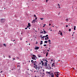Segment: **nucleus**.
Returning <instances> with one entry per match:
<instances>
[{"label":"nucleus","instance_id":"obj_24","mask_svg":"<svg viewBox=\"0 0 77 77\" xmlns=\"http://www.w3.org/2000/svg\"><path fill=\"white\" fill-rule=\"evenodd\" d=\"M66 21H67V22L68 21V19H66Z\"/></svg>","mask_w":77,"mask_h":77},{"label":"nucleus","instance_id":"obj_21","mask_svg":"<svg viewBox=\"0 0 77 77\" xmlns=\"http://www.w3.org/2000/svg\"><path fill=\"white\" fill-rule=\"evenodd\" d=\"M75 28H76V26H75L74 27V30H75Z\"/></svg>","mask_w":77,"mask_h":77},{"label":"nucleus","instance_id":"obj_61","mask_svg":"<svg viewBox=\"0 0 77 77\" xmlns=\"http://www.w3.org/2000/svg\"><path fill=\"white\" fill-rule=\"evenodd\" d=\"M48 51H49V50H48Z\"/></svg>","mask_w":77,"mask_h":77},{"label":"nucleus","instance_id":"obj_16","mask_svg":"<svg viewBox=\"0 0 77 77\" xmlns=\"http://www.w3.org/2000/svg\"><path fill=\"white\" fill-rule=\"evenodd\" d=\"M31 62H32V63H33L34 62V61H33V60H31Z\"/></svg>","mask_w":77,"mask_h":77},{"label":"nucleus","instance_id":"obj_54","mask_svg":"<svg viewBox=\"0 0 77 77\" xmlns=\"http://www.w3.org/2000/svg\"><path fill=\"white\" fill-rule=\"evenodd\" d=\"M17 67H19V65H18L17 66Z\"/></svg>","mask_w":77,"mask_h":77},{"label":"nucleus","instance_id":"obj_47","mask_svg":"<svg viewBox=\"0 0 77 77\" xmlns=\"http://www.w3.org/2000/svg\"><path fill=\"white\" fill-rule=\"evenodd\" d=\"M39 64H40V65H41V63L40 62V63H39Z\"/></svg>","mask_w":77,"mask_h":77},{"label":"nucleus","instance_id":"obj_32","mask_svg":"<svg viewBox=\"0 0 77 77\" xmlns=\"http://www.w3.org/2000/svg\"><path fill=\"white\" fill-rule=\"evenodd\" d=\"M12 59H13V60H15V58H13Z\"/></svg>","mask_w":77,"mask_h":77},{"label":"nucleus","instance_id":"obj_52","mask_svg":"<svg viewBox=\"0 0 77 77\" xmlns=\"http://www.w3.org/2000/svg\"><path fill=\"white\" fill-rule=\"evenodd\" d=\"M38 44V42H36V44Z\"/></svg>","mask_w":77,"mask_h":77},{"label":"nucleus","instance_id":"obj_46","mask_svg":"<svg viewBox=\"0 0 77 77\" xmlns=\"http://www.w3.org/2000/svg\"><path fill=\"white\" fill-rule=\"evenodd\" d=\"M52 61H53V60H52V59H51V62H52Z\"/></svg>","mask_w":77,"mask_h":77},{"label":"nucleus","instance_id":"obj_15","mask_svg":"<svg viewBox=\"0 0 77 77\" xmlns=\"http://www.w3.org/2000/svg\"><path fill=\"white\" fill-rule=\"evenodd\" d=\"M42 60L43 61H46V62H47V61H48L46 60H45V59H43Z\"/></svg>","mask_w":77,"mask_h":77},{"label":"nucleus","instance_id":"obj_63","mask_svg":"<svg viewBox=\"0 0 77 77\" xmlns=\"http://www.w3.org/2000/svg\"><path fill=\"white\" fill-rule=\"evenodd\" d=\"M58 8H60V7H59Z\"/></svg>","mask_w":77,"mask_h":77},{"label":"nucleus","instance_id":"obj_1","mask_svg":"<svg viewBox=\"0 0 77 77\" xmlns=\"http://www.w3.org/2000/svg\"><path fill=\"white\" fill-rule=\"evenodd\" d=\"M41 62L42 63V66H45V67H47V64H48L47 62H48V61H47L46 62H45V63H44L43 61H41Z\"/></svg>","mask_w":77,"mask_h":77},{"label":"nucleus","instance_id":"obj_28","mask_svg":"<svg viewBox=\"0 0 77 77\" xmlns=\"http://www.w3.org/2000/svg\"><path fill=\"white\" fill-rule=\"evenodd\" d=\"M40 19L41 20H44V18H40Z\"/></svg>","mask_w":77,"mask_h":77},{"label":"nucleus","instance_id":"obj_6","mask_svg":"<svg viewBox=\"0 0 77 77\" xmlns=\"http://www.w3.org/2000/svg\"><path fill=\"white\" fill-rule=\"evenodd\" d=\"M35 50H38L39 49V47H35Z\"/></svg>","mask_w":77,"mask_h":77},{"label":"nucleus","instance_id":"obj_59","mask_svg":"<svg viewBox=\"0 0 77 77\" xmlns=\"http://www.w3.org/2000/svg\"><path fill=\"white\" fill-rule=\"evenodd\" d=\"M28 28H29V29H30V27H29Z\"/></svg>","mask_w":77,"mask_h":77},{"label":"nucleus","instance_id":"obj_3","mask_svg":"<svg viewBox=\"0 0 77 77\" xmlns=\"http://www.w3.org/2000/svg\"><path fill=\"white\" fill-rule=\"evenodd\" d=\"M1 21L2 23H4L5 22V20L4 19H2L1 20Z\"/></svg>","mask_w":77,"mask_h":77},{"label":"nucleus","instance_id":"obj_25","mask_svg":"<svg viewBox=\"0 0 77 77\" xmlns=\"http://www.w3.org/2000/svg\"><path fill=\"white\" fill-rule=\"evenodd\" d=\"M48 36V35H46L45 36V38H47V36Z\"/></svg>","mask_w":77,"mask_h":77},{"label":"nucleus","instance_id":"obj_26","mask_svg":"<svg viewBox=\"0 0 77 77\" xmlns=\"http://www.w3.org/2000/svg\"><path fill=\"white\" fill-rule=\"evenodd\" d=\"M48 42H51V41L50 40H48Z\"/></svg>","mask_w":77,"mask_h":77},{"label":"nucleus","instance_id":"obj_18","mask_svg":"<svg viewBox=\"0 0 77 77\" xmlns=\"http://www.w3.org/2000/svg\"><path fill=\"white\" fill-rule=\"evenodd\" d=\"M46 73H48V74H50H50H51V73H50V72H46Z\"/></svg>","mask_w":77,"mask_h":77},{"label":"nucleus","instance_id":"obj_31","mask_svg":"<svg viewBox=\"0 0 77 77\" xmlns=\"http://www.w3.org/2000/svg\"><path fill=\"white\" fill-rule=\"evenodd\" d=\"M72 69H73V70H75V69L74 68H72Z\"/></svg>","mask_w":77,"mask_h":77},{"label":"nucleus","instance_id":"obj_22","mask_svg":"<svg viewBox=\"0 0 77 77\" xmlns=\"http://www.w3.org/2000/svg\"><path fill=\"white\" fill-rule=\"evenodd\" d=\"M48 52H47L46 54V56H48Z\"/></svg>","mask_w":77,"mask_h":77},{"label":"nucleus","instance_id":"obj_8","mask_svg":"<svg viewBox=\"0 0 77 77\" xmlns=\"http://www.w3.org/2000/svg\"><path fill=\"white\" fill-rule=\"evenodd\" d=\"M55 76L57 77H59V74L56 73L55 74Z\"/></svg>","mask_w":77,"mask_h":77},{"label":"nucleus","instance_id":"obj_2","mask_svg":"<svg viewBox=\"0 0 77 77\" xmlns=\"http://www.w3.org/2000/svg\"><path fill=\"white\" fill-rule=\"evenodd\" d=\"M32 56H33V57H32V59H33V60H36V58H37L36 57V55H32Z\"/></svg>","mask_w":77,"mask_h":77},{"label":"nucleus","instance_id":"obj_23","mask_svg":"<svg viewBox=\"0 0 77 77\" xmlns=\"http://www.w3.org/2000/svg\"><path fill=\"white\" fill-rule=\"evenodd\" d=\"M3 45H4V47H6V45L5 44H4Z\"/></svg>","mask_w":77,"mask_h":77},{"label":"nucleus","instance_id":"obj_9","mask_svg":"<svg viewBox=\"0 0 77 77\" xmlns=\"http://www.w3.org/2000/svg\"><path fill=\"white\" fill-rule=\"evenodd\" d=\"M31 25H30V24L29 23H28V27H31Z\"/></svg>","mask_w":77,"mask_h":77},{"label":"nucleus","instance_id":"obj_30","mask_svg":"<svg viewBox=\"0 0 77 77\" xmlns=\"http://www.w3.org/2000/svg\"><path fill=\"white\" fill-rule=\"evenodd\" d=\"M66 27H68V25H66Z\"/></svg>","mask_w":77,"mask_h":77},{"label":"nucleus","instance_id":"obj_50","mask_svg":"<svg viewBox=\"0 0 77 77\" xmlns=\"http://www.w3.org/2000/svg\"><path fill=\"white\" fill-rule=\"evenodd\" d=\"M43 27H45V26H43Z\"/></svg>","mask_w":77,"mask_h":77},{"label":"nucleus","instance_id":"obj_40","mask_svg":"<svg viewBox=\"0 0 77 77\" xmlns=\"http://www.w3.org/2000/svg\"><path fill=\"white\" fill-rule=\"evenodd\" d=\"M25 29H26H26H27V28H25Z\"/></svg>","mask_w":77,"mask_h":77},{"label":"nucleus","instance_id":"obj_34","mask_svg":"<svg viewBox=\"0 0 77 77\" xmlns=\"http://www.w3.org/2000/svg\"><path fill=\"white\" fill-rule=\"evenodd\" d=\"M43 32H44L43 31H42V32H40L41 33H43Z\"/></svg>","mask_w":77,"mask_h":77},{"label":"nucleus","instance_id":"obj_33","mask_svg":"<svg viewBox=\"0 0 77 77\" xmlns=\"http://www.w3.org/2000/svg\"><path fill=\"white\" fill-rule=\"evenodd\" d=\"M56 74H59V72H56Z\"/></svg>","mask_w":77,"mask_h":77},{"label":"nucleus","instance_id":"obj_37","mask_svg":"<svg viewBox=\"0 0 77 77\" xmlns=\"http://www.w3.org/2000/svg\"><path fill=\"white\" fill-rule=\"evenodd\" d=\"M47 39H47V40H48V37H47Z\"/></svg>","mask_w":77,"mask_h":77},{"label":"nucleus","instance_id":"obj_11","mask_svg":"<svg viewBox=\"0 0 77 77\" xmlns=\"http://www.w3.org/2000/svg\"><path fill=\"white\" fill-rule=\"evenodd\" d=\"M43 53H44V54H45V53H46V52H45V51L44 50V51H43Z\"/></svg>","mask_w":77,"mask_h":77},{"label":"nucleus","instance_id":"obj_60","mask_svg":"<svg viewBox=\"0 0 77 77\" xmlns=\"http://www.w3.org/2000/svg\"><path fill=\"white\" fill-rule=\"evenodd\" d=\"M75 33V32H73V34H74Z\"/></svg>","mask_w":77,"mask_h":77},{"label":"nucleus","instance_id":"obj_39","mask_svg":"<svg viewBox=\"0 0 77 77\" xmlns=\"http://www.w3.org/2000/svg\"><path fill=\"white\" fill-rule=\"evenodd\" d=\"M35 20H37V17H35Z\"/></svg>","mask_w":77,"mask_h":77},{"label":"nucleus","instance_id":"obj_48","mask_svg":"<svg viewBox=\"0 0 77 77\" xmlns=\"http://www.w3.org/2000/svg\"><path fill=\"white\" fill-rule=\"evenodd\" d=\"M10 46L12 45L11 44H10Z\"/></svg>","mask_w":77,"mask_h":77},{"label":"nucleus","instance_id":"obj_64","mask_svg":"<svg viewBox=\"0 0 77 77\" xmlns=\"http://www.w3.org/2000/svg\"><path fill=\"white\" fill-rule=\"evenodd\" d=\"M72 36H74V35L73 34L72 35Z\"/></svg>","mask_w":77,"mask_h":77},{"label":"nucleus","instance_id":"obj_38","mask_svg":"<svg viewBox=\"0 0 77 77\" xmlns=\"http://www.w3.org/2000/svg\"><path fill=\"white\" fill-rule=\"evenodd\" d=\"M46 45H44V46H45H45H46Z\"/></svg>","mask_w":77,"mask_h":77},{"label":"nucleus","instance_id":"obj_55","mask_svg":"<svg viewBox=\"0 0 77 77\" xmlns=\"http://www.w3.org/2000/svg\"><path fill=\"white\" fill-rule=\"evenodd\" d=\"M15 41V40H13V42H14Z\"/></svg>","mask_w":77,"mask_h":77},{"label":"nucleus","instance_id":"obj_13","mask_svg":"<svg viewBox=\"0 0 77 77\" xmlns=\"http://www.w3.org/2000/svg\"><path fill=\"white\" fill-rule=\"evenodd\" d=\"M35 66L36 67L35 68V69H37V70H38V69H38V68H37V65H35Z\"/></svg>","mask_w":77,"mask_h":77},{"label":"nucleus","instance_id":"obj_5","mask_svg":"<svg viewBox=\"0 0 77 77\" xmlns=\"http://www.w3.org/2000/svg\"><path fill=\"white\" fill-rule=\"evenodd\" d=\"M33 65L34 66H35L36 64H37V62L36 61H34V63H33Z\"/></svg>","mask_w":77,"mask_h":77},{"label":"nucleus","instance_id":"obj_51","mask_svg":"<svg viewBox=\"0 0 77 77\" xmlns=\"http://www.w3.org/2000/svg\"><path fill=\"white\" fill-rule=\"evenodd\" d=\"M18 66H19V67H20H20H21L20 66V65H18Z\"/></svg>","mask_w":77,"mask_h":77},{"label":"nucleus","instance_id":"obj_29","mask_svg":"<svg viewBox=\"0 0 77 77\" xmlns=\"http://www.w3.org/2000/svg\"><path fill=\"white\" fill-rule=\"evenodd\" d=\"M71 29H69V32H71Z\"/></svg>","mask_w":77,"mask_h":77},{"label":"nucleus","instance_id":"obj_36","mask_svg":"<svg viewBox=\"0 0 77 77\" xmlns=\"http://www.w3.org/2000/svg\"><path fill=\"white\" fill-rule=\"evenodd\" d=\"M34 16L35 17H36V15L35 14Z\"/></svg>","mask_w":77,"mask_h":77},{"label":"nucleus","instance_id":"obj_10","mask_svg":"<svg viewBox=\"0 0 77 77\" xmlns=\"http://www.w3.org/2000/svg\"><path fill=\"white\" fill-rule=\"evenodd\" d=\"M43 32H44V34H45V33H47V32H46L45 31V30H43Z\"/></svg>","mask_w":77,"mask_h":77},{"label":"nucleus","instance_id":"obj_42","mask_svg":"<svg viewBox=\"0 0 77 77\" xmlns=\"http://www.w3.org/2000/svg\"><path fill=\"white\" fill-rule=\"evenodd\" d=\"M45 40H47V38H45Z\"/></svg>","mask_w":77,"mask_h":77},{"label":"nucleus","instance_id":"obj_62","mask_svg":"<svg viewBox=\"0 0 77 77\" xmlns=\"http://www.w3.org/2000/svg\"><path fill=\"white\" fill-rule=\"evenodd\" d=\"M35 66H34V68H35Z\"/></svg>","mask_w":77,"mask_h":77},{"label":"nucleus","instance_id":"obj_17","mask_svg":"<svg viewBox=\"0 0 77 77\" xmlns=\"http://www.w3.org/2000/svg\"><path fill=\"white\" fill-rule=\"evenodd\" d=\"M41 36V37H41L42 39V38H43V39H44V38L45 37V36H43V37H42V36Z\"/></svg>","mask_w":77,"mask_h":77},{"label":"nucleus","instance_id":"obj_58","mask_svg":"<svg viewBox=\"0 0 77 77\" xmlns=\"http://www.w3.org/2000/svg\"><path fill=\"white\" fill-rule=\"evenodd\" d=\"M29 45H30V44H29Z\"/></svg>","mask_w":77,"mask_h":77},{"label":"nucleus","instance_id":"obj_12","mask_svg":"<svg viewBox=\"0 0 77 77\" xmlns=\"http://www.w3.org/2000/svg\"><path fill=\"white\" fill-rule=\"evenodd\" d=\"M41 54H40L38 55V57H41Z\"/></svg>","mask_w":77,"mask_h":77},{"label":"nucleus","instance_id":"obj_20","mask_svg":"<svg viewBox=\"0 0 77 77\" xmlns=\"http://www.w3.org/2000/svg\"><path fill=\"white\" fill-rule=\"evenodd\" d=\"M47 42H48V41H45V43L46 44H47Z\"/></svg>","mask_w":77,"mask_h":77},{"label":"nucleus","instance_id":"obj_53","mask_svg":"<svg viewBox=\"0 0 77 77\" xmlns=\"http://www.w3.org/2000/svg\"><path fill=\"white\" fill-rule=\"evenodd\" d=\"M44 26H46V24H45L44 25Z\"/></svg>","mask_w":77,"mask_h":77},{"label":"nucleus","instance_id":"obj_35","mask_svg":"<svg viewBox=\"0 0 77 77\" xmlns=\"http://www.w3.org/2000/svg\"><path fill=\"white\" fill-rule=\"evenodd\" d=\"M8 57H9V58L10 59H11V56H8Z\"/></svg>","mask_w":77,"mask_h":77},{"label":"nucleus","instance_id":"obj_7","mask_svg":"<svg viewBox=\"0 0 77 77\" xmlns=\"http://www.w3.org/2000/svg\"><path fill=\"white\" fill-rule=\"evenodd\" d=\"M35 20H34L33 21H32V23H35Z\"/></svg>","mask_w":77,"mask_h":77},{"label":"nucleus","instance_id":"obj_56","mask_svg":"<svg viewBox=\"0 0 77 77\" xmlns=\"http://www.w3.org/2000/svg\"><path fill=\"white\" fill-rule=\"evenodd\" d=\"M59 32H61V31H59Z\"/></svg>","mask_w":77,"mask_h":77},{"label":"nucleus","instance_id":"obj_45","mask_svg":"<svg viewBox=\"0 0 77 77\" xmlns=\"http://www.w3.org/2000/svg\"><path fill=\"white\" fill-rule=\"evenodd\" d=\"M49 26H51V24L49 23Z\"/></svg>","mask_w":77,"mask_h":77},{"label":"nucleus","instance_id":"obj_44","mask_svg":"<svg viewBox=\"0 0 77 77\" xmlns=\"http://www.w3.org/2000/svg\"><path fill=\"white\" fill-rule=\"evenodd\" d=\"M58 6H60V5H59V4H58Z\"/></svg>","mask_w":77,"mask_h":77},{"label":"nucleus","instance_id":"obj_4","mask_svg":"<svg viewBox=\"0 0 77 77\" xmlns=\"http://www.w3.org/2000/svg\"><path fill=\"white\" fill-rule=\"evenodd\" d=\"M50 75H51V77H54V75L53 74V73H51Z\"/></svg>","mask_w":77,"mask_h":77},{"label":"nucleus","instance_id":"obj_49","mask_svg":"<svg viewBox=\"0 0 77 77\" xmlns=\"http://www.w3.org/2000/svg\"><path fill=\"white\" fill-rule=\"evenodd\" d=\"M29 27L28 26H27V28H29Z\"/></svg>","mask_w":77,"mask_h":77},{"label":"nucleus","instance_id":"obj_43","mask_svg":"<svg viewBox=\"0 0 77 77\" xmlns=\"http://www.w3.org/2000/svg\"><path fill=\"white\" fill-rule=\"evenodd\" d=\"M48 0H46V2H48Z\"/></svg>","mask_w":77,"mask_h":77},{"label":"nucleus","instance_id":"obj_41","mask_svg":"<svg viewBox=\"0 0 77 77\" xmlns=\"http://www.w3.org/2000/svg\"><path fill=\"white\" fill-rule=\"evenodd\" d=\"M20 41H21L22 40V38H20Z\"/></svg>","mask_w":77,"mask_h":77},{"label":"nucleus","instance_id":"obj_14","mask_svg":"<svg viewBox=\"0 0 77 77\" xmlns=\"http://www.w3.org/2000/svg\"><path fill=\"white\" fill-rule=\"evenodd\" d=\"M43 41H41V42L40 43V45H42V44H43Z\"/></svg>","mask_w":77,"mask_h":77},{"label":"nucleus","instance_id":"obj_19","mask_svg":"<svg viewBox=\"0 0 77 77\" xmlns=\"http://www.w3.org/2000/svg\"><path fill=\"white\" fill-rule=\"evenodd\" d=\"M54 64H55V63H53V64H52V66H54Z\"/></svg>","mask_w":77,"mask_h":77},{"label":"nucleus","instance_id":"obj_57","mask_svg":"<svg viewBox=\"0 0 77 77\" xmlns=\"http://www.w3.org/2000/svg\"><path fill=\"white\" fill-rule=\"evenodd\" d=\"M3 72V71H1V73H2V72Z\"/></svg>","mask_w":77,"mask_h":77},{"label":"nucleus","instance_id":"obj_27","mask_svg":"<svg viewBox=\"0 0 77 77\" xmlns=\"http://www.w3.org/2000/svg\"><path fill=\"white\" fill-rule=\"evenodd\" d=\"M60 35H61V36H62V32H60Z\"/></svg>","mask_w":77,"mask_h":77}]
</instances>
